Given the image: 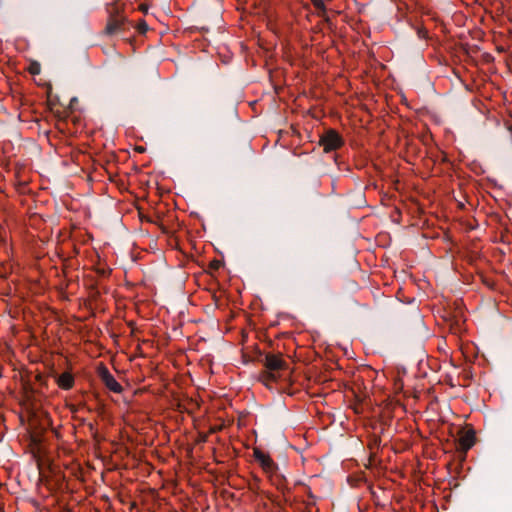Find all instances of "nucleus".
Wrapping results in <instances>:
<instances>
[{
    "instance_id": "nucleus-1",
    "label": "nucleus",
    "mask_w": 512,
    "mask_h": 512,
    "mask_svg": "<svg viewBox=\"0 0 512 512\" xmlns=\"http://www.w3.org/2000/svg\"><path fill=\"white\" fill-rule=\"evenodd\" d=\"M125 6V0H113L107 5L108 19L103 30L104 35L111 37L123 34L130 29V23L124 14Z\"/></svg>"
},
{
    "instance_id": "nucleus-4",
    "label": "nucleus",
    "mask_w": 512,
    "mask_h": 512,
    "mask_svg": "<svg viewBox=\"0 0 512 512\" xmlns=\"http://www.w3.org/2000/svg\"><path fill=\"white\" fill-rule=\"evenodd\" d=\"M263 366L269 371L280 374L281 371L288 369L287 362L281 354L268 353L262 360Z\"/></svg>"
},
{
    "instance_id": "nucleus-7",
    "label": "nucleus",
    "mask_w": 512,
    "mask_h": 512,
    "mask_svg": "<svg viewBox=\"0 0 512 512\" xmlns=\"http://www.w3.org/2000/svg\"><path fill=\"white\" fill-rule=\"evenodd\" d=\"M279 377L280 374L275 373L273 371H269L267 369H265L259 374L260 382H262L268 388H271V384L276 382Z\"/></svg>"
},
{
    "instance_id": "nucleus-8",
    "label": "nucleus",
    "mask_w": 512,
    "mask_h": 512,
    "mask_svg": "<svg viewBox=\"0 0 512 512\" xmlns=\"http://www.w3.org/2000/svg\"><path fill=\"white\" fill-rule=\"evenodd\" d=\"M57 384L61 389L69 390L74 386V377L69 372H64L59 375Z\"/></svg>"
},
{
    "instance_id": "nucleus-12",
    "label": "nucleus",
    "mask_w": 512,
    "mask_h": 512,
    "mask_svg": "<svg viewBox=\"0 0 512 512\" xmlns=\"http://www.w3.org/2000/svg\"><path fill=\"white\" fill-rule=\"evenodd\" d=\"M137 29L140 33H145L148 30L147 23L144 20H141L137 25Z\"/></svg>"
},
{
    "instance_id": "nucleus-15",
    "label": "nucleus",
    "mask_w": 512,
    "mask_h": 512,
    "mask_svg": "<svg viewBox=\"0 0 512 512\" xmlns=\"http://www.w3.org/2000/svg\"><path fill=\"white\" fill-rule=\"evenodd\" d=\"M219 266V263L218 262H212L211 263V267L214 268V269H217Z\"/></svg>"
},
{
    "instance_id": "nucleus-6",
    "label": "nucleus",
    "mask_w": 512,
    "mask_h": 512,
    "mask_svg": "<svg viewBox=\"0 0 512 512\" xmlns=\"http://www.w3.org/2000/svg\"><path fill=\"white\" fill-rule=\"evenodd\" d=\"M476 441V436L474 430L470 429L464 432L458 440L459 449L463 452H467L471 449Z\"/></svg>"
},
{
    "instance_id": "nucleus-5",
    "label": "nucleus",
    "mask_w": 512,
    "mask_h": 512,
    "mask_svg": "<svg viewBox=\"0 0 512 512\" xmlns=\"http://www.w3.org/2000/svg\"><path fill=\"white\" fill-rule=\"evenodd\" d=\"M253 456L266 473H273L277 469L276 463L269 454L263 452L260 448L253 449Z\"/></svg>"
},
{
    "instance_id": "nucleus-9",
    "label": "nucleus",
    "mask_w": 512,
    "mask_h": 512,
    "mask_svg": "<svg viewBox=\"0 0 512 512\" xmlns=\"http://www.w3.org/2000/svg\"><path fill=\"white\" fill-rule=\"evenodd\" d=\"M315 9L318 10V15L323 16L326 12V6L323 0H310Z\"/></svg>"
},
{
    "instance_id": "nucleus-14",
    "label": "nucleus",
    "mask_w": 512,
    "mask_h": 512,
    "mask_svg": "<svg viewBox=\"0 0 512 512\" xmlns=\"http://www.w3.org/2000/svg\"><path fill=\"white\" fill-rule=\"evenodd\" d=\"M222 430V426H212L210 427L209 431H208V434H213V433H217L219 431Z\"/></svg>"
},
{
    "instance_id": "nucleus-3",
    "label": "nucleus",
    "mask_w": 512,
    "mask_h": 512,
    "mask_svg": "<svg viewBox=\"0 0 512 512\" xmlns=\"http://www.w3.org/2000/svg\"><path fill=\"white\" fill-rule=\"evenodd\" d=\"M97 374L103 384L112 392L120 393L123 388L121 384L115 379V377L110 373L108 368L104 364H100L97 368Z\"/></svg>"
},
{
    "instance_id": "nucleus-2",
    "label": "nucleus",
    "mask_w": 512,
    "mask_h": 512,
    "mask_svg": "<svg viewBox=\"0 0 512 512\" xmlns=\"http://www.w3.org/2000/svg\"><path fill=\"white\" fill-rule=\"evenodd\" d=\"M344 139L335 129L326 130L319 138V145L325 153L336 151L344 146Z\"/></svg>"
},
{
    "instance_id": "nucleus-10",
    "label": "nucleus",
    "mask_w": 512,
    "mask_h": 512,
    "mask_svg": "<svg viewBox=\"0 0 512 512\" xmlns=\"http://www.w3.org/2000/svg\"><path fill=\"white\" fill-rule=\"evenodd\" d=\"M56 115V117L58 118V122L60 125L62 122L66 121L69 117V111L67 110H63V111H60L59 109H52Z\"/></svg>"
},
{
    "instance_id": "nucleus-13",
    "label": "nucleus",
    "mask_w": 512,
    "mask_h": 512,
    "mask_svg": "<svg viewBox=\"0 0 512 512\" xmlns=\"http://www.w3.org/2000/svg\"><path fill=\"white\" fill-rule=\"evenodd\" d=\"M208 433H200L198 436V442L205 443L208 440Z\"/></svg>"
},
{
    "instance_id": "nucleus-11",
    "label": "nucleus",
    "mask_w": 512,
    "mask_h": 512,
    "mask_svg": "<svg viewBox=\"0 0 512 512\" xmlns=\"http://www.w3.org/2000/svg\"><path fill=\"white\" fill-rule=\"evenodd\" d=\"M27 71L31 74V75H38L40 74L41 72V66L40 64L37 62V61H32L28 68H27Z\"/></svg>"
}]
</instances>
